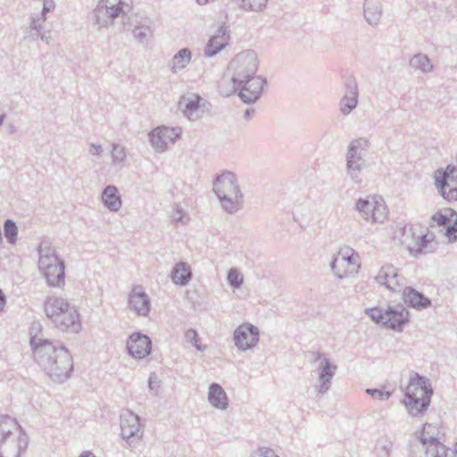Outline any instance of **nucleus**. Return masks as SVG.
Segmentation results:
<instances>
[{"label": "nucleus", "mask_w": 457, "mask_h": 457, "mask_svg": "<svg viewBox=\"0 0 457 457\" xmlns=\"http://www.w3.org/2000/svg\"><path fill=\"white\" fill-rule=\"evenodd\" d=\"M37 252L39 255L38 269L42 273L51 269V265L61 261L56 255L54 248L46 241L40 243Z\"/></svg>", "instance_id": "25"}, {"label": "nucleus", "mask_w": 457, "mask_h": 457, "mask_svg": "<svg viewBox=\"0 0 457 457\" xmlns=\"http://www.w3.org/2000/svg\"><path fill=\"white\" fill-rule=\"evenodd\" d=\"M196 3L199 4V5H204L208 3V0H196Z\"/></svg>", "instance_id": "61"}, {"label": "nucleus", "mask_w": 457, "mask_h": 457, "mask_svg": "<svg viewBox=\"0 0 457 457\" xmlns=\"http://www.w3.org/2000/svg\"><path fill=\"white\" fill-rule=\"evenodd\" d=\"M376 282L392 292H400L404 287L405 278L399 274L398 270L391 263L381 266L375 277Z\"/></svg>", "instance_id": "13"}, {"label": "nucleus", "mask_w": 457, "mask_h": 457, "mask_svg": "<svg viewBox=\"0 0 457 457\" xmlns=\"http://www.w3.org/2000/svg\"><path fill=\"white\" fill-rule=\"evenodd\" d=\"M435 236L433 233L426 228V233L418 234L415 242L411 246L410 254L414 257L424 255L428 253H433L436 251V247L433 245Z\"/></svg>", "instance_id": "22"}, {"label": "nucleus", "mask_w": 457, "mask_h": 457, "mask_svg": "<svg viewBox=\"0 0 457 457\" xmlns=\"http://www.w3.org/2000/svg\"><path fill=\"white\" fill-rule=\"evenodd\" d=\"M337 257L339 258L342 266L347 265L346 270L350 275L356 273L361 267L360 256L352 248L341 249Z\"/></svg>", "instance_id": "30"}, {"label": "nucleus", "mask_w": 457, "mask_h": 457, "mask_svg": "<svg viewBox=\"0 0 457 457\" xmlns=\"http://www.w3.org/2000/svg\"><path fill=\"white\" fill-rule=\"evenodd\" d=\"M269 0H236L239 8L245 12H262L268 4Z\"/></svg>", "instance_id": "38"}, {"label": "nucleus", "mask_w": 457, "mask_h": 457, "mask_svg": "<svg viewBox=\"0 0 457 457\" xmlns=\"http://www.w3.org/2000/svg\"><path fill=\"white\" fill-rule=\"evenodd\" d=\"M422 445L427 446L426 457H445L446 447L439 442L436 436H423Z\"/></svg>", "instance_id": "31"}, {"label": "nucleus", "mask_w": 457, "mask_h": 457, "mask_svg": "<svg viewBox=\"0 0 457 457\" xmlns=\"http://www.w3.org/2000/svg\"><path fill=\"white\" fill-rule=\"evenodd\" d=\"M5 295L3 293V291L0 289V311H2L4 309V306L5 304Z\"/></svg>", "instance_id": "56"}, {"label": "nucleus", "mask_w": 457, "mask_h": 457, "mask_svg": "<svg viewBox=\"0 0 457 457\" xmlns=\"http://www.w3.org/2000/svg\"><path fill=\"white\" fill-rule=\"evenodd\" d=\"M265 84L264 78L255 75L233 88L234 91H238V96L244 103L253 104L261 97Z\"/></svg>", "instance_id": "15"}, {"label": "nucleus", "mask_w": 457, "mask_h": 457, "mask_svg": "<svg viewBox=\"0 0 457 457\" xmlns=\"http://www.w3.org/2000/svg\"><path fill=\"white\" fill-rule=\"evenodd\" d=\"M8 130L10 134H13L16 132V128L13 124L11 123L8 125Z\"/></svg>", "instance_id": "59"}, {"label": "nucleus", "mask_w": 457, "mask_h": 457, "mask_svg": "<svg viewBox=\"0 0 457 457\" xmlns=\"http://www.w3.org/2000/svg\"><path fill=\"white\" fill-rule=\"evenodd\" d=\"M39 37H40V39L42 41H45L46 44H49V42H50V36L46 35V33L44 32L43 30H41Z\"/></svg>", "instance_id": "55"}, {"label": "nucleus", "mask_w": 457, "mask_h": 457, "mask_svg": "<svg viewBox=\"0 0 457 457\" xmlns=\"http://www.w3.org/2000/svg\"><path fill=\"white\" fill-rule=\"evenodd\" d=\"M202 97L194 95L190 97L183 96L179 101V108L184 115L190 120H195L199 118V108Z\"/></svg>", "instance_id": "28"}, {"label": "nucleus", "mask_w": 457, "mask_h": 457, "mask_svg": "<svg viewBox=\"0 0 457 457\" xmlns=\"http://www.w3.org/2000/svg\"><path fill=\"white\" fill-rule=\"evenodd\" d=\"M131 9L127 0H99L93 10L92 21L99 29H107L119 18L124 21Z\"/></svg>", "instance_id": "4"}, {"label": "nucleus", "mask_w": 457, "mask_h": 457, "mask_svg": "<svg viewBox=\"0 0 457 457\" xmlns=\"http://www.w3.org/2000/svg\"><path fill=\"white\" fill-rule=\"evenodd\" d=\"M410 66L416 71L428 73L433 71V64L427 54H416L410 60Z\"/></svg>", "instance_id": "37"}, {"label": "nucleus", "mask_w": 457, "mask_h": 457, "mask_svg": "<svg viewBox=\"0 0 457 457\" xmlns=\"http://www.w3.org/2000/svg\"><path fill=\"white\" fill-rule=\"evenodd\" d=\"M212 191L227 213H236L242 208L244 195L234 172L223 170L217 174L212 181Z\"/></svg>", "instance_id": "2"}, {"label": "nucleus", "mask_w": 457, "mask_h": 457, "mask_svg": "<svg viewBox=\"0 0 457 457\" xmlns=\"http://www.w3.org/2000/svg\"><path fill=\"white\" fill-rule=\"evenodd\" d=\"M454 220L453 224L448 223L445 228V236L448 239L449 243H453L457 241V214L454 216Z\"/></svg>", "instance_id": "49"}, {"label": "nucleus", "mask_w": 457, "mask_h": 457, "mask_svg": "<svg viewBox=\"0 0 457 457\" xmlns=\"http://www.w3.org/2000/svg\"><path fill=\"white\" fill-rule=\"evenodd\" d=\"M30 345L36 362L56 383L66 381L73 370V359L62 345L48 339L32 337Z\"/></svg>", "instance_id": "1"}, {"label": "nucleus", "mask_w": 457, "mask_h": 457, "mask_svg": "<svg viewBox=\"0 0 457 457\" xmlns=\"http://www.w3.org/2000/svg\"><path fill=\"white\" fill-rule=\"evenodd\" d=\"M121 436L130 447L142 439L144 429L140 423V418L131 411H126L120 419Z\"/></svg>", "instance_id": "11"}, {"label": "nucleus", "mask_w": 457, "mask_h": 457, "mask_svg": "<svg viewBox=\"0 0 457 457\" xmlns=\"http://www.w3.org/2000/svg\"><path fill=\"white\" fill-rule=\"evenodd\" d=\"M4 118H5V114H1V115H0V126H2V125H3L4 120Z\"/></svg>", "instance_id": "62"}, {"label": "nucleus", "mask_w": 457, "mask_h": 457, "mask_svg": "<svg viewBox=\"0 0 457 457\" xmlns=\"http://www.w3.org/2000/svg\"><path fill=\"white\" fill-rule=\"evenodd\" d=\"M438 194L449 203L457 201V187H449L447 189L438 191Z\"/></svg>", "instance_id": "50"}, {"label": "nucleus", "mask_w": 457, "mask_h": 457, "mask_svg": "<svg viewBox=\"0 0 457 457\" xmlns=\"http://www.w3.org/2000/svg\"><path fill=\"white\" fill-rule=\"evenodd\" d=\"M15 432H18L16 439L17 453L15 457H21L28 448L29 437L16 419L9 415L0 414V447L5 444Z\"/></svg>", "instance_id": "8"}, {"label": "nucleus", "mask_w": 457, "mask_h": 457, "mask_svg": "<svg viewBox=\"0 0 457 457\" xmlns=\"http://www.w3.org/2000/svg\"><path fill=\"white\" fill-rule=\"evenodd\" d=\"M358 87L353 79H348L345 82V92L340 100V112L343 115L350 114L358 104Z\"/></svg>", "instance_id": "21"}, {"label": "nucleus", "mask_w": 457, "mask_h": 457, "mask_svg": "<svg viewBox=\"0 0 457 457\" xmlns=\"http://www.w3.org/2000/svg\"><path fill=\"white\" fill-rule=\"evenodd\" d=\"M0 457H3L1 453H0Z\"/></svg>", "instance_id": "64"}, {"label": "nucleus", "mask_w": 457, "mask_h": 457, "mask_svg": "<svg viewBox=\"0 0 457 457\" xmlns=\"http://www.w3.org/2000/svg\"><path fill=\"white\" fill-rule=\"evenodd\" d=\"M229 41V34L228 29L221 25L208 40L204 48V56L213 57L222 49H224Z\"/></svg>", "instance_id": "20"}, {"label": "nucleus", "mask_w": 457, "mask_h": 457, "mask_svg": "<svg viewBox=\"0 0 457 457\" xmlns=\"http://www.w3.org/2000/svg\"><path fill=\"white\" fill-rule=\"evenodd\" d=\"M253 112H254L253 109H249V108L246 109L245 112V118L250 119L253 116Z\"/></svg>", "instance_id": "57"}, {"label": "nucleus", "mask_w": 457, "mask_h": 457, "mask_svg": "<svg viewBox=\"0 0 457 457\" xmlns=\"http://www.w3.org/2000/svg\"><path fill=\"white\" fill-rule=\"evenodd\" d=\"M259 337V328L251 323L239 325L233 334L235 345L241 351H247L256 346Z\"/></svg>", "instance_id": "14"}, {"label": "nucleus", "mask_w": 457, "mask_h": 457, "mask_svg": "<svg viewBox=\"0 0 457 457\" xmlns=\"http://www.w3.org/2000/svg\"><path fill=\"white\" fill-rule=\"evenodd\" d=\"M228 284L233 288H239L244 282L243 275L236 268H231L227 276Z\"/></svg>", "instance_id": "46"}, {"label": "nucleus", "mask_w": 457, "mask_h": 457, "mask_svg": "<svg viewBox=\"0 0 457 457\" xmlns=\"http://www.w3.org/2000/svg\"><path fill=\"white\" fill-rule=\"evenodd\" d=\"M157 378L154 374H152L150 375L149 378H148V387H149V390L151 392L154 393V395H156L157 391H156V387L158 386L157 385Z\"/></svg>", "instance_id": "53"}, {"label": "nucleus", "mask_w": 457, "mask_h": 457, "mask_svg": "<svg viewBox=\"0 0 457 457\" xmlns=\"http://www.w3.org/2000/svg\"><path fill=\"white\" fill-rule=\"evenodd\" d=\"M65 265L62 260L51 265V269L46 270L43 275L50 287H61L65 283Z\"/></svg>", "instance_id": "27"}, {"label": "nucleus", "mask_w": 457, "mask_h": 457, "mask_svg": "<svg viewBox=\"0 0 457 457\" xmlns=\"http://www.w3.org/2000/svg\"><path fill=\"white\" fill-rule=\"evenodd\" d=\"M135 39L140 43H146L153 37V29L148 25L136 26L132 30Z\"/></svg>", "instance_id": "40"}, {"label": "nucleus", "mask_w": 457, "mask_h": 457, "mask_svg": "<svg viewBox=\"0 0 457 457\" xmlns=\"http://www.w3.org/2000/svg\"><path fill=\"white\" fill-rule=\"evenodd\" d=\"M363 11L366 21L371 26H377L382 15L380 4L367 0L364 4Z\"/></svg>", "instance_id": "36"}, {"label": "nucleus", "mask_w": 457, "mask_h": 457, "mask_svg": "<svg viewBox=\"0 0 457 457\" xmlns=\"http://www.w3.org/2000/svg\"><path fill=\"white\" fill-rule=\"evenodd\" d=\"M229 69L233 71V87L237 85H242L245 79L255 76L258 69L256 53L247 50L237 54L229 62Z\"/></svg>", "instance_id": "7"}, {"label": "nucleus", "mask_w": 457, "mask_h": 457, "mask_svg": "<svg viewBox=\"0 0 457 457\" xmlns=\"http://www.w3.org/2000/svg\"><path fill=\"white\" fill-rule=\"evenodd\" d=\"M54 0H46L42 11L39 13L31 14L29 25L24 29L23 39L27 41H35L39 37L43 24L46 20V13L54 10Z\"/></svg>", "instance_id": "16"}, {"label": "nucleus", "mask_w": 457, "mask_h": 457, "mask_svg": "<svg viewBox=\"0 0 457 457\" xmlns=\"http://www.w3.org/2000/svg\"><path fill=\"white\" fill-rule=\"evenodd\" d=\"M402 290L403 302L409 307L423 310L431 306V300L418 290L411 287H403Z\"/></svg>", "instance_id": "24"}, {"label": "nucleus", "mask_w": 457, "mask_h": 457, "mask_svg": "<svg viewBox=\"0 0 457 457\" xmlns=\"http://www.w3.org/2000/svg\"><path fill=\"white\" fill-rule=\"evenodd\" d=\"M79 457H96V456L89 451H84L81 453Z\"/></svg>", "instance_id": "58"}, {"label": "nucleus", "mask_w": 457, "mask_h": 457, "mask_svg": "<svg viewBox=\"0 0 457 457\" xmlns=\"http://www.w3.org/2000/svg\"><path fill=\"white\" fill-rule=\"evenodd\" d=\"M314 361L318 362V382L316 391L320 395L326 394L331 387L332 379L337 372V366L326 353L317 352L314 353Z\"/></svg>", "instance_id": "10"}, {"label": "nucleus", "mask_w": 457, "mask_h": 457, "mask_svg": "<svg viewBox=\"0 0 457 457\" xmlns=\"http://www.w3.org/2000/svg\"><path fill=\"white\" fill-rule=\"evenodd\" d=\"M127 157L126 148L116 143L112 144V162L114 165L122 163Z\"/></svg>", "instance_id": "42"}, {"label": "nucleus", "mask_w": 457, "mask_h": 457, "mask_svg": "<svg viewBox=\"0 0 457 457\" xmlns=\"http://www.w3.org/2000/svg\"><path fill=\"white\" fill-rule=\"evenodd\" d=\"M417 235L418 234L415 232L413 225L406 223L400 227L399 229L395 232V238H397L401 245L405 246L406 249L410 252L411 246L413 245Z\"/></svg>", "instance_id": "33"}, {"label": "nucleus", "mask_w": 457, "mask_h": 457, "mask_svg": "<svg viewBox=\"0 0 457 457\" xmlns=\"http://www.w3.org/2000/svg\"><path fill=\"white\" fill-rule=\"evenodd\" d=\"M365 314L375 323L399 332L410 320V312L402 304L388 305L386 308H368L365 310Z\"/></svg>", "instance_id": "5"}, {"label": "nucleus", "mask_w": 457, "mask_h": 457, "mask_svg": "<svg viewBox=\"0 0 457 457\" xmlns=\"http://www.w3.org/2000/svg\"><path fill=\"white\" fill-rule=\"evenodd\" d=\"M192 57L191 51L188 48L180 49L170 60L169 67L173 73L183 70L190 62Z\"/></svg>", "instance_id": "35"}, {"label": "nucleus", "mask_w": 457, "mask_h": 457, "mask_svg": "<svg viewBox=\"0 0 457 457\" xmlns=\"http://www.w3.org/2000/svg\"><path fill=\"white\" fill-rule=\"evenodd\" d=\"M129 306L137 315L145 317L151 309V302L142 287H135L129 296Z\"/></svg>", "instance_id": "19"}, {"label": "nucleus", "mask_w": 457, "mask_h": 457, "mask_svg": "<svg viewBox=\"0 0 457 457\" xmlns=\"http://www.w3.org/2000/svg\"><path fill=\"white\" fill-rule=\"evenodd\" d=\"M209 403L220 410H226L228 406V399L222 386L218 383H212L208 391Z\"/></svg>", "instance_id": "29"}, {"label": "nucleus", "mask_w": 457, "mask_h": 457, "mask_svg": "<svg viewBox=\"0 0 457 457\" xmlns=\"http://www.w3.org/2000/svg\"><path fill=\"white\" fill-rule=\"evenodd\" d=\"M46 317L60 330L77 334L81 328L78 311L62 297L51 295L44 304Z\"/></svg>", "instance_id": "3"}, {"label": "nucleus", "mask_w": 457, "mask_h": 457, "mask_svg": "<svg viewBox=\"0 0 457 457\" xmlns=\"http://www.w3.org/2000/svg\"><path fill=\"white\" fill-rule=\"evenodd\" d=\"M393 443L388 439H381L377 442L375 453L378 457H390Z\"/></svg>", "instance_id": "43"}, {"label": "nucleus", "mask_w": 457, "mask_h": 457, "mask_svg": "<svg viewBox=\"0 0 457 457\" xmlns=\"http://www.w3.org/2000/svg\"><path fill=\"white\" fill-rule=\"evenodd\" d=\"M433 389L428 378L418 373L410 378L404 396H411L419 400L429 399L431 401Z\"/></svg>", "instance_id": "17"}, {"label": "nucleus", "mask_w": 457, "mask_h": 457, "mask_svg": "<svg viewBox=\"0 0 457 457\" xmlns=\"http://www.w3.org/2000/svg\"><path fill=\"white\" fill-rule=\"evenodd\" d=\"M181 132L179 127L161 126L149 133V139L155 151L163 153L168 149L169 145H173L180 137Z\"/></svg>", "instance_id": "12"}, {"label": "nucleus", "mask_w": 457, "mask_h": 457, "mask_svg": "<svg viewBox=\"0 0 457 457\" xmlns=\"http://www.w3.org/2000/svg\"><path fill=\"white\" fill-rule=\"evenodd\" d=\"M369 147V141L359 137L351 141L348 145L346 158V172L353 182L361 184V172L365 167L364 153Z\"/></svg>", "instance_id": "6"}, {"label": "nucleus", "mask_w": 457, "mask_h": 457, "mask_svg": "<svg viewBox=\"0 0 457 457\" xmlns=\"http://www.w3.org/2000/svg\"><path fill=\"white\" fill-rule=\"evenodd\" d=\"M4 233L6 240L11 245H14L17 240L18 228L12 220H6L4 223Z\"/></svg>", "instance_id": "41"}, {"label": "nucleus", "mask_w": 457, "mask_h": 457, "mask_svg": "<svg viewBox=\"0 0 457 457\" xmlns=\"http://www.w3.org/2000/svg\"><path fill=\"white\" fill-rule=\"evenodd\" d=\"M255 457H279L275 451L269 447H260Z\"/></svg>", "instance_id": "52"}, {"label": "nucleus", "mask_w": 457, "mask_h": 457, "mask_svg": "<svg viewBox=\"0 0 457 457\" xmlns=\"http://www.w3.org/2000/svg\"><path fill=\"white\" fill-rule=\"evenodd\" d=\"M126 348L130 356L141 360L150 354L152 341L146 335L135 332L129 336Z\"/></svg>", "instance_id": "18"}, {"label": "nucleus", "mask_w": 457, "mask_h": 457, "mask_svg": "<svg viewBox=\"0 0 457 457\" xmlns=\"http://www.w3.org/2000/svg\"><path fill=\"white\" fill-rule=\"evenodd\" d=\"M435 187L437 192L447 189L451 184H457V166L449 164L438 168L434 172Z\"/></svg>", "instance_id": "23"}, {"label": "nucleus", "mask_w": 457, "mask_h": 457, "mask_svg": "<svg viewBox=\"0 0 457 457\" xmlns=\"http://www.w3.org/2000/svg\"><path fill=\"white\" fill-rule=\"evenodd\" d=\"M192 273L189 266L185 262L177 263L171 271V280L174 284L186 286L191 279Z\"/></svg>", "instance_id": "34"}, {"label": "nucleus", "mask_w": 457, "mask_h": 457, "mask_svg": "<svg viewBox=\"0 0 457 457\" xmlns=\"http://www.w3.org/2000/svg\"><path fill=\"white\" fill-rule=\"evenodd\" d=\"M89 153L92 155L100 156L103 153L102 146L97 144H91L89 148Z\"/></svg>", "instance_id": "54"}, {"label": "nucleus", "mask_w": 457, "mask_h": 457, "mask_svg": "<svg viewBox=\"0 0 457 457\" xmlns=\"http://www.w3.org/2000/svg\"><path fill=\"white\" fill-rule=\"evenodd\" d=\"M329 266L332 272L339 279H343L350 276L349 271L346 270L345 266H342L339 258H337V256H335L333 260L330 262Z\"/></svg>", "instance_id": "45"}, {"label": "nucleus", "mask_w": 457, "mask_h": 457, "mask_svg": "<svg viewBox=\"0 0 457 457\" xmlns=\"http://www.w3.org/2000/svg\"><path fill=\"white\" fill-rule=\"evenodd\" d=\"M436 430V428L429 423H425L423 425V428L420 431V440L422 443L423 436H436L435 434V431Z\"/></svg>", "instance_id": "51"}, {"label": "nucleus", "mask_w": 457, "mask_h": 457, "mask_svg": "<svg viewBox=\"0 0 457 457\" xmlns=\"http://www.w3.org/2000/svg\"><path fill=\"white\" fill-rule=\"evenodd\" d=\"M354 209L368 222H383L386 217L385 204L375 195L359 198L355 202Z\"/></svg>", "instance_id": "9"}, {"label": "nucleus", "mask_w": 457, "mask_h": 457, "mask_svg": "<svg viewBox=\"0 0 457 457\" xmlns=\"http://www.w3.org/2000/svg\"><path fill=\"white\" fill-rule=\"evenodd\" d=\"M185 338L187 343H189L190 345H192L194 347H195L197 350H199L201 352L204 351L207 347L205 345L199 344L200 338H199L198 333L195 329L190 328V329L187 330L185 333Z\"/></svg>", "instance_id": "47"}, {"label": "nucleus", "mask_w": 457, "mask_h": 457, "mask_svg": "<svg viewBox=\"0 0 457 457\" xmlns=\"http://www.w3.org/2000/svg\"><path fill=\"white\" fill-rule=\"evenodd\" d=\"M301 219L303 220V221H306L307 224H309V222L312 220V219L307 220L305 214H303V213H301Z\"/></svg>", "instance_id": "60"}, {"label": "nucleus", "mask_w": 457, "mask_h": 457, "mask_svg": "<svg viewBox=\"0 0 457 457\" xmlns=\"http://www.w3.org/2000/svg\"><path fill=\"white\" fill-rule=\"evenodd\" d=\"M456 214L457 212L450 208L445 209L444 212H436L431 216V222L429 226L433 227V223H435L439 227L445 228L446 225H448L451 219Z\"/></svg>", "instance_id": "39"}, {"label": "nucleus", "mask_w": 457, "mask_h": 457, "mask_svg": "<svg viewBox=\"0 0 457 457\" xmlns=\"http://www.w3.org/2000/svg\"><path fill=\"white\" fill-rule=\"evenodd\" d=\"M172 222L176 225L181 224L185 225L187 223L189 217L187 212L179 204H176L173 207L172 211Z\"/></svg>", "instance_id": "44"}, {"label": "nucleus", "mask_w": 457, "mask_h": 457, "mask_svg": "<svg viewBox=\"0 0 457 457\" xmlns=\"http://www.w3.org/2000/svg\"><path fill=\"white\" fill-rule=\"evenodd\" d=\"M101 199L104 206L111 212H118L122 206L119 190L113 185H108L104 188Z\"/></svg>", "instance_id": "26"}, {"label": "nucleus", "mask_w": 457, "mask_h": 457, "mask_svg": "<svg viewBox=\"0 0 457 457\" xmlns=\"http://www.w3.org/2000/svg\"><path fill=\"white\" fill-rule=\"evenodd\" d=\"M403 403L408 413L413 417H417L425 413L430 405V400H419L418 398L404 396Z\"/></svg>", "instance_id": "32"}, {"label": "nucleus", "mask_w": 457, "mask_h": 457, "mask_svg": "<svg viewBox=\"0 0 457 457\" xmlns=\"http://www.w3.org/2000/svg\"><path fill=\"white\" fill-rule=\"evenodd\" d=\"M455 451L457 452V443H456V445H455Z\"/></svg>", "instance_id": "63"}, {"label": "nucleus", "mask_w": 457, "mask_h": 457, "mask_svg": "<svg viewBox=\"0 0 457 457\" xmlns=\"http://www.w3.org/2000/svg\"><path fill=\"white\" fill-rule=\"evenodd\" d=\"M365 392L372 398L378 399L380 401L388 400L392 395L391 392L378 388H367Z\"/></svg>", "instance_id": "48"}]
</instances>
